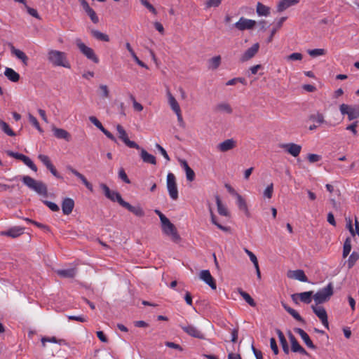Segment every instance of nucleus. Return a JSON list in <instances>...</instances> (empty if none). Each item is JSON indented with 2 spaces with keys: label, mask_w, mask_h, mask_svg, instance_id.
<instances>
[{
  "label": "nucleus",
  "mask_w": 359,
  "mask_h": 359,
  "mask_svg": "<svg viewBox=\"0 0 359 359\" xmlns=\"http://www.w3.org/2000/svg\"><path fill=\"white\" fill-rule=\"evenodd\" d=\"M48 60L55 67L71 68V65L67 58V54L65 52L50 50L48 53Z\"/></svg>",
  "instance_id": "1"
},
{
  "label": "nucleus",
  "mask_w": 359,
  "mask_h": 359,
  "mask_svg": "<svg viewBox=\"0 0 359 359\" xmlns=\"http://www.w3.org/2000/svg\"><path fill=\"white\" fill-rule=\"evenodd\" d=\"M21 180L27 187L34 190L38 194L44 197L48 196L47 186L43 182L37 181L28 175L22 176Z\"/></svg>",
  "instance_id": "2"
},
{
  "label": "nucleus",
  "mask_w": 359,
  "mask_h": 359,
  "mask_svg": "<svg viewBox=\"0 0 359 359\" xmlns=\"http://www.w3.org/2000/svg\"><path fill=\"white\" fill-rule=\"evenodd\" d=\"M333 285L330 283L326 287L319 290L314 295L313 299L316 305L328 302L333 295Z\"/></svg>",
  "instance_id": "3"
},
{
  "label": "nucleus",
  "mask_w": 359,
  "mask_h": 359,
  "mask_svg": "<svg viewBox=\"0 0 359 359\" xmlns=\"http://www.w3.org/2000/svg\"><path fill=\"white\" fill-rule=\"evenodd\" d=\"M339 111L343 116L347 115L348 120L350 121L359 118V104L350 105L341 104L339 106Z\"/></svg>",
  "instance_id": "4"
},
{
  "label": "nucleus",
  "mask_w": 359,
  "mask_h": 359,
  "mask_svg": "<svg viewBox=\"0 0 359 359\" xmlns=\"http://www.w3.org/2000/svg\"><path fill=\"white\" fill-rule=\"evenodd\" d=\"M76 45L81 51L88 60H92L93 62L97 64L99 62V58L95 55L94 50L87 46L80 39H76Z\"/></svg>",
  "instance_id": "5"
},
{
  "label": "nucleus",
  "mask_w": 359,
  "mask_h": 359,
  "mask_svg": "<svg viewBox=\"0 0 359 359\" xmlns=\"http://www.w3.org/2000/svg\"><path fill=\"white\" fill-rule=\"evenodd\" d=\"M167 188L170 198L173 200L178 198V190L174 174L169 172L167 175Z\"/></svg>",
  "instance_id": "6"
},
{
  "label": "nucleus",
  "mask_w": 359,
  "mask_h": 359,
  "mask_svg": "<svg viewBox=\"0 0 359 359\" xmlns=\"http://www.w3.org/2000/svg\"><path fill=\"white\" fill-rule=\"evenodd\" d=\"M162 230L167 236H170L174 242H179L181 240L176 227L170 220L162 224Z\"/></svg>",
  "instance_id": "7"
},
{
  "label": "nucleus",
  "mask_w": 359,
  "mask_h": 359,
  "mask_svg": "<svg viewBox=\"0 0 359 359\" xmlns=\"http://www.w3.org/2000/svg\"><path fill=\"white\" fill-rule=\"evenodd\" d=\"M116 130L118 133V138L121 140L126 146L136 149H140V147L135 142L129 140L128 134L122 126L118 124L116 126Z\"/></svg>",
  "instance_id": "8"
},
{
  "label": "nucleus",
  "mask_w": 359,
  "mask_h": 359,
  "mask_svg": "<svg viewBox=\"0 0 359 359\" xmlns=\"http://www.w3.org/2000/svg\"><path fill=\"white\" fill-rule=\"evenodd\" d=\"M311 309L313 313L319 318L321 320L323 325L327 328L329 329V323L327 312L324 307L319 306H311Z\"/></svg>",
  "instance_id": "9"
},
{
  "label": "nucleus",
  "mask_w": 359,
  "mask_h": 359,
  "mask_svg": "<svg viewBox=\"0 0 359 359\" xmlns=\"http://www.w3.org/2000/svg\"><path fill=\"white\" fill-rule=\"evenodd\" d=\"M257 22L255 20L247 19L241 17L239 20L235 23L234 26L240 31H244L246 29H252L255 27Z\"/></svg>",
  "instance_id": "10"
},
{
  "label": "nucleus",
  "mask_w": 359,
  "mask_h": 359,
  "mask_svg": "<svg viewBox=\"0 0 359 359\" xmlns=\"http://www.w3.org/2000/svg\"><path fill=\"white\" fill-rule=\"evenodd\" d=\"M259 49V43L253 44L250 48H248L241 55L240 60L242 62H246L252 59L258 53Z\"/></svg>",
  "instance_id": "11"
},
{
  "label": "nucleus",
  "mask_w": 359,
  "mask_h": 359,
  "mask_svg": "<svg viewBox=\"0 0 359 359\" xmlns=\"http://www.w3.org/2000/svg\"><path fill=\"white\" fill-rule=\"evenodd\" d=\"M120 205H121L123 208H125L137 217H142L144 216V211L140 205L133 206L129 203L125 201H121Z\"/></svg>",
  "instance_id": "12"
},
{
  "label": "nucleus",
  "mask_w": 359,
  "mask_h": 359,
  "mask_svg": "<svg viewBox=\"0 0 359 359\" xmlns=\"http://www.w3.org/2000/svg\"><path fill=\"white\" fill-rule=\"evenodd\" d=\"M180 327L183 330L184 332H186L187 334L197 338L203 339L205 338L204 334L198 330L196 327L191 325H180Z\"/></svg>",
  "instance_id": "13"
},
{
  "label": "nucleus",
  "mask_w": 359,
  "mask_h": 359,
  "mask_svg": "<svg viewBox=\"0 0 359 359\" xmlns=\"http://www.w3.org/2000/svg\"><path fill=\"white\" fill-rule=\"evenodd\" d=\"M280 147L294 157L298 156L302 150V146L295 143L283 144L280 145Z\"/></svg>",
  "instance_id": "14"
},
{
  "label": "nucleus",
  "mask_w": 359,
  "mask_h": 359,
  "mask_svg": "<svg viewBox=\"0 0 359 359\" xmlns=\"http://www.w3.org/2000/svg\"><path fill=\"white\" fill-rule=\"evenodd\" d=\"M199 277L206 284H208L212 289L215 290L217 287L216 282L213 277L211 276L209 270H202L200 273Z\"/></svg>",
  "instance_id": "15"
},
{
  "label": "nucleus",
  "mask_w": 359,
  "mask_h": 359,
  "mask_svg": "<svg viewBox=\"0 0 359 359\" xmlns=\"http://www.w3.org/2000/svg\"><path fill=\"white\" fill-rule=\"evenodd\" d=\"M67 169L69 171H70L72 174H74L76 177H77L79 180H81L83 184L90 191H93V187L92 184L87 180V179L83 174L80 173L79 171H77L76 169H74L70 165L67 166Z\"/></svg>",
  "instance_id": "16"
},
{
  "label": "nucleus",
  "mask_w": 359,
  "mask_h": 359,
  "mask_svg": "<svg viewBox=\"0 0 359 359\" xmlns=\"http://www.w3.org/2000/svg\"><path fill=\"white\" fill-rule=\"evenodd\" d=\"M25 228L20 226H13L7 231H1V235L11 237L13 238H17L24 233Z\"/></svg>",
  "instance_id": "17"
},
{
  "label": "nucleus",
  "mask_w": 359,
  "mask_h": 359,
  "mask_svg": "<svg viewBox=\"0 0 359 359\" xmlns=\"http://www.w3.org/2000/svg\"><path fill=\"white\" fill-rule=\"evenodd\" d=\"M294 331L300 335V337H302V339L309 348L313 350H316L317 348L316 346L313 344L309 336L304 330H303L301 328L296 327L294 329Z\"/></svg>",
  "instance_id": "18"
},
{
  "label": "nucleus",
  "mask_w": 359,
  "mask_h": 359,
  "mask_svg": "<svg viewBox=\"0 0 359 359\" xmlns=\"http://www.w3.org/2000/svg\"><path fill=\"white\" fill-rule=\"evenodd\" d=\"M74 201L71 198H65L62 201V210L64 215H69L74 208Z\"/></svg>",
  "instance_id": "19"
},
{
  "label": "nucleus",
  "mask_w": 359,
  "mask_h": 359,
  "mask_svg": "<svg viewBox=\"0 0 359 359\" xmlns=\"http://www.w3.org/2000/svg\"><path fill=\"white\" fill-rule=\"evenodd\" d=\"M236 141L233 139H228L219 143L217 145V149L222 152H226L233 149L236 147Z\"/></svg>",
  "instance_id": "20"
},
{
  "label": "nucleus",
  "mask_w": 359,
  "mask_h": 359,
  "mask_svg": "<svg viewBox=\"0 0 359 359\" xmlns=\"http://www.w3.org/2000/svg\"><path fill=\"white\" fill-rule=\"evenodd\" d=\"M287 276L291 278H294L302 282H308L307 276L305 275L304 271L302 269L295 271H290Z\"/></svg>",
  "instance_id": "21"
},
{
  "label": "nucleus",
  "mask_w": 359,
  "mask_h": 359,
  "mask_svg": "<svg viewBox=\"0 0 359 359\" xmlns=\"http://www.w3.org/2000/svg\"><path fill=\"white\" fill-rule=\"evenodd\" d=\"M180 163L185 170L187 180L189 182H193L195 179L194 171L189 166L186 160L180 159Z\"/></svg>",
  "instance_id": "22"
},
{
  "label": "nucleus",
  "mask_w": 359,
  "mask_h": 359,
  "mask_svg": "<svg viewBox=\"0 0 359 359\" xmlns=\"http://www.w3.org/2000/svg\"><path fill=\"white\" fill-rule=\"evenodd\" d=\"M53 132L55 137L58 139H63L69 142L71 140V135L69 132L65 129L57 128L56 127L53 128Z\"/></svg>",
  "instance_id": "23"
},
{
  "label": "nucleus",
  "mask_w": 359,
  "mask_h": 359,
  "mask_svg": "<svg viewBox=\"0 0 359 359\" xmlns=\"http://www.w3.org/2000/svg\"><path fill=\"white\" fill-rule=\"evenodd\" d=\"M140 149V157L142 159L143 162L147 163H150L152 165L156 164V157L149 154L144 149Z\"/></svg>",
  "instance_id": "24"
},
{
  "label": "nucleus",
  "mask_w": 359,
  "mask_h": 359,
  "mask_svg": "<svg viewBox=\"0 0 359 359\" xmlns=\"http://www.w3.org/2000/svg\"><path fill=\"white\" fill-rule=\"evenodd\" d=\"M282 306L285 309V310L290 313L296 320L302 323H305L304 319L299 314V313L293 309L292 308L290 307L287 304H286L284 302H282Z\"/></svg>",
  "instance_id": "25"
},
{
  "label": "nucleus",
  "mask_w": 359,
  "mask_h": 359,
  "mask_svg": "<svg viewBox=\"0 0 359 359\" xmlns=\"http://www.w3.org/2000/svg\"><path fill=\"white\" fill-rule=\"evenodd\" d=\"M299 2V0H280L278 4L277 10L278 12H282Z\"/></svg>",
  "instance_id": "26"
},
{
  "label": "nucleus",
  "mask_w": 359,
  "mask_h": 359,
  "mask_svg": "<svg viewBox=\"0 0 359 359\" xmlns=\"http://www.w3.org/2000/svg\"><path fill=\"white\" fill-rule=\"evenodd\" d=\"M57 274L61 278H72L76 274V269L75 268L60 269L57 271Z\"/></svg>",
  "instance_id": "27"
},
{
  "label": "nucleus",
  "mask_w": 359,
  "mask_h": 359,
  "mask_svg": "<svg viewBox=\"0 0 359 359\" xmlns=\"http://www.w3.org/2000/svg\"><path fill=\"white\" fill-rule=\"evenodd\" d=\"M237 198V204L240 210L243 211L247 217H250V212L245 200L241 195L236 194Z\"/></svg>",
  "instance_id": "28"
},
{
  "label": "nucleus",
  "mask_w": 359,
  "mask_h": 359,
  "mask_svg": "<svg viewBox=\"0 0 359 359\" xmlns=\"http://www.w3.org/2000/svg\"><path fill=\"white\" fill-rule=\"evenodd\" d=\"M276 333H277L278 337L279 338L280 343L281 344V346H282L283 352L285 354H288L289 351H290L289 346H288L287 341V340H286L283 333L279 329H276Z\"/></svg>",
  "instance_id": "29"
},
{
  "label": "nucleus",
  "mask_w": 359,
  "mask_h": 359,
  "mask_svg": "<svg viewBox=\"0 0 359 359\" xmlns=\"http://www.w3.org/2000/svg\"><path fill=\"white\" fill-rule=\"evenodd\" d=\"M4 75L12 82H18L20 80L19 74L9 67L6 68Z\"/></svg>",
  "instance_id": "30"
},
{
  "label": "nucleus",
  "mask_w": 359,
  "mask_h": 359,
  "mask_svg": "<svg viewBox=\"0 0 359 359\" xmlns=\"http://www.w3.org/2000/svg\"><path fill=\"white\" fill-rule=\"evenodd\" d=\"M287 18L286 17H282L280 18L278 22L276 23V26L272 29L271 30V34L270 36H269V38L267 39L266 40V42L267 43H271L272 41H273V36L275 35V34L277 32V31L281 28L283 22L286 20Z\"/></svg>",
  "instance_id": "31"
},
{
  "label": "nucleus",
  "mask_w": 359,
  "mask_h": 359,
  "mask_svg": "<svg viewBox=\"0 0 359 359\" xmlns=\"http://www.w3.org/2000/svg\"><path fill=\"white\" fill-rule=\"evenodd\" d=\"M168 103L171 107V109L175 111V113L180 112V107L175 98V97L171 94V93L168 91Z\"/></svg>",
  "instance_id": "32"
},
{
  "label": "nucleus",
  "mask_w": 359,
  "mask_h": 359,
  "mask_svg": "<svg viewBox=\"0 0 359 359\" xmlns=\"http://www.w3.org/2000/svg\"><path fill=\"white\" fill-rule=\"evenodd\" d=\"M90 33L91 35L98 41L105 42L109 41V36L107 34H104L97 29H91Z\"/></svg>",
  "instance_id": "33"
},
{
  "label": "nucleus",
  "mask_w": 359,
  "mask_h": 359,
  "mask_svg": "<svg viewBox=\"0 0 359 359\" xmlns=\"http://www.w3.org/2000/svg\"><path fill=\"white\" fill-rule=\"evenodd\" d=\"M11 51L12 53H13L18 59L22 62L24 65H27L28 57L23 51L19 49H16L14 47L12 48Z\"/></svg>",
  "instance_id": "34"
},
{
  "label": "nucleus",
  "mask_w": 359,
  "mask_h": 359,
  "mask_svg": "<svg viewBox=\"0 0 359 359\" xmlns=\"http://www.w3.org/2000/svg\"><path fill=\"white\" fill-rule=\"evenodd\" d=\"M215 201L217 206V211L220 215L228 216L229 212L226 207L222 203L221 199L218 195L215 196Z\"/></svg>",
  "instance_id": "35"
},
{
  "label": "nucleus",
  "mask_w": 359,
  "mask_h": 359,
  "mask_svg": "<svg viewBox=\"0 0 359 359\" xmlns=\"http://www.w3.org/2000/svg\"><path fill=\"white\" fill-rule=\"evenodd\" d=\"M291 350L294 353H299L302 355H310L309 353L298 342L294 341L291 344Z\"/></svg>",
  "instance_id": "36"
},
{
  "label": "nucleus",
  "mask_w": 359,
  "mask_h": 359,
  "mask_svg": "<svg viewBox=\"0 0 359 359\" xmlns=\"http://www.w3.org/2000/svg\"><path fill=\"white\" fill-rule=\"evenodd\" d=\"M257 13L259 16H267L270 13V8L263 4L258 2L257 4Z\"/></svg>",
  "instance_id": "37"
},
{
  "label": "nucleus",
  "mask_w": 359,
  "mask_h": 359,
  "mask_svg": "<svg viewBox=\"0 0 359 359\" xmlns=\"http://www.w3.org/2000/svg\"><path fill=\"white\" fill-rule=\"evenodd\" d=\"M313 292L308 291L299 293V299L304 304H310L312 301V297H313Z\"/></svg>",
  "instance_id": "38"
},
{
  "label": "nucleus",
  "mask_w": 359,
  "mask_h": 359,
  "mask_svg": "<svg viewBox=\"0 0 359 359\" xmlns=\"http://www.w3.org/2000/svg\"><path fill=\"white\" fill-rule=\"evenodd\" d=\"M238 292L249 305L252 307L256 306V302L248 293L243 291L241 288H238Z\"/></svg>",
  "instance_id": "39"
},
{
  "label": "nucleus",
  "mask_w": 359,
  "mask_h": 359,
  "mask_svg": "<svg viewBox=\"0 0 359 359\" xmlns=\"http://www.w3.org/2000/svg\"><path fill=\"white\" fill-rule=\"evenodd\" d=\"M309 119L310 121L318 123V124H321L325 122L324 116L322 113L317 111L315 114H311L309 116Z\"/></svg>",
  "instance_id": "40"
},
{
  "label": "nucleus",
  "mask_w": 359,
  "mask_h": 359,
  "mask_svg": "<svg viewBox=\"0 0 359 359\" xmlns=\"http://www.w3.org/2000/svg\"><path fill=\"white\" fill-rule=\"evenodd\" d=\"M359 259V255L356 252H353L349 256L346 264L348 269H351Z\"/></svg>",
  "instance_id": "41"
},
{
  "label": "nucleus",
  "mask_w": 359,
  "mask_h": 359,
  "mask_svg": "<svg viewBox=\"0 0 359 359\" xmlns=\"http://www.w3.org/2000/svg\"><path fill=\"white\" fill-rule=\"evenodd\" d=\"M0 128L8 136L14 137L16 135L8 124L2 120H0Z\"/></svg>",
  "instance_id": "42"
},
{
  "label": "nucleus",
  "mask_w": 359,
  "mask_h": 359,
  "mask_svg": "<svg viewBox=\"0 0 359 359\" xmlns=\"http://www.w3.org/2000/svg\"><path fill=\"white\" fill-rule=\"evenodd\" d=\"M351 250V239L348 237L344 241V247H343V257L346 258L350 253Z\"/></svg>",
  "instance_id": "43"
},
{
  "label": "nucleus",
  "mask_w": 359,
  "mask_h": 359,
  "mask_svg": "<svg viewBox=\"0 0 359 359\" xmlns=\"http://www.w3.org/2000/svg\"><path fill=\"white\" fill-rule=\"evenodd\" d=\"M210 68L212 69H217L221 63V57L219 55L215 56L210 59Z\"/></svg>",
  "instance_id": "44"
},
{
  "label": "nucleus",
  "mask_w": 359,
  "mask_h": 359,
  "mask_svg": "<svg viewBox=\"0 0 359 359\" xmlns=\"http://www.w3.org/2000/svg\"><path fill=\"white\" fill-rule=\"evenodd\" d=\"M215 109L217 111H225L227 114L232 113V108L231 107L230 104L228 103H219L216 106Z\"/></svg>",
  "instance_id": "45"
},
{
  "label": "nucleus",
  "mask_w": 359,
  "mask_h": 359,
  "mask_svg": "<svg viewBox=\"0 0 359 359\" xmlns=\"http://www.w3.org/2000/svg\"><path fill=\"white\" fill-rule=\"evenodd\" d=\"M53 342V343H59L61 344L62 343L65 342L64 339H57L55 337H43L41 338V343L42 346L44 347L46 346V342Z\"/></svg>",
  "instance_id": "46"
},
{
  "label": "nucleus",
  "mask_w": 359,
  "mask_h": 359,
  "mask_svg": "<svg viewBox=\"0 0 359 359\" xmlns=\"http://www.w3.org/2000/svg\"><path fill=\"white\" fill-rule=\"evenodd\" d=\"M210 215H211V221L212 222V224H214L215 226H217V227L224 231H229V227H227V226H222V224H219L217 220H216V217L215 215H214L213 212L212 211V210L210 209Z\"/></svg>",
  "instance_id": "47"
},
{
  "label": "nucleus",
  "mask_w": 359,
  "mask_h": 359,
  "mask_svg": "<svg viewBox=\"0 0 359 359\" xmlns=\"http://www.w3.org/2000/svg\"><path fill=\"white\" fill-rule=\"evenodd\" d=\"M6 154H7L8 156H9L11 157H13V158H15L16 159L20 160L22 162L25 159V158L27 157V156H25V155H24L22 154H20V153H18V152H14V151H11V150L6 151Z\"/></svg>",
  "instance_id": "48"
},
{
  "label": "nucleus",
  "mask_w": 359,
  "mask_h": 359,
  "mask_svg": "<svg viewBox=\"0 0 359 359\" xmlns=\"http://www.w3.org/2000/svg\"><path fill=\"white\" fill-rule=\"evenodd\" d=\"M308 53L311 57H317L325 54V50L323 48H316L313 50H309Z\"/></svg>",
  "instance_id": "49"
},
{
  "label": "nucleus",
  "mask_w": 359,
  "mask_h": 359,
  "mask_svg": "<svg viewBox=\"0 0 359 359\" xmlns=\"http://www.w3.org/2000/svg\"><path fill=\"white\" fill-rule=\"evenodd\" d=\"M29 122L40 132L43 133V130L41 128L37 119L32 114H29L28 115Z\"/></svg>",
  "instance_id": "50"
},
{
  "label": "nucleus",
  "mask_w": 359,
  "mask_h": 359,
  "mask_svg": "<svg viewBox=\"0 0 359 359\" xmlns=\"http://www.w3.org/2000/svg\"><path fill=\"white\" fill-rule=\"evenodd\" d=\"M87 15L90 17L92 22L95 24H97L99 22V18L95 12V11L93 8H90L88 11L86 12Z\"/></svg>",
  "instance_id": "51"
},
{
  "label": "nucleus",
  "mask_w": 359,
  "mask_h": 359,
  "mask_svg": "<svg viewBox=\"0 0 359 359\" xmlns=\"http://www.w3.org/2000/svg\"><path fill=\"white\" fill-rule=\"evenodd\" d=\"M273 192V184L271 183L264 191V196L267 198H271Z\"/></svg>",
  "instance_id": "52"
},
{
  "label": "nucleus",
  "mask_w": 359,
  "mask_h": 359,
  "mask_svg": "<svg viewBox=\"0 0 359 359\" xmlns=\"http://www.w3.org/2000/svg\"><path fill=\"white\" fill-rule=\"evenodd\" d=\"M141 4L145 6L150 12L153 14L156 15L157 11L156 9L154 7L152 4H151L147 0H140Z\"/></svg>",
  "instance_id": "53"
},
{
  "label": "nucleus",
  "mask_w": 359,
  "mask_h": 359,
  "mask_svg": "<svg viewBox=\"0 0 359 359\" xmlns=\"http://www.w3.org/2000/svg\"><path fill=\"white\" fill-rule=\"evenodd\" d=\"M302 58L303 55L300 53H293L286 57V60L288 61L302 60Z\"/></svg>",
  "instance_id": "54"
},
{
  "label": "nucleus",
  "mask_w": 359,
  "mask_h": 359,
  "mask_svg": "<svg viewBox=\"0 0 359 359\" xmlns=\"http://www.w3.org/2000/svg\"><path fill=\"white\" fill-rule=\"evenodd\" d=\"M100 188L102 189V190L103 191L104 196H105L107 198H111V194H112V192H113L114 191L110 190V189L109 188V187H108L106 184H104V183H101V184H100Z\"/></svg>",
  "instance_id": "55"
},
{
  "label": "nucleus",
  "mask_w": 359,
  "mask_h": 359,
  "mask_svg": "<svg viewBox=\"0 0 359 359\" xmlns=\"http://www.w3.org/2000/svg\"><path fill=\"white\" fill-rule=\"evenodd\" d=\"M25 219L27 222H29V223L33 224L34 225L36 226L37 227H39V228H40V229H42L46 230V231H50V228H49L48 226H46V225H45V224H43L39 223V222H36V221L32 220V219H29V218H26V219Z\"/></svg>",
  "instance_id": "56"
},
{
  "label": "nucleus",
  "mask_w": 359,
  "mask_h": 359,
  "mask_svg": "<svg viewBox=\"0 0 359 359\" xmlns=\"http://www.w3.org/2000/svg\"><path fill=\"white\" fill-rule=\"evenodd\" d=\"M53 176H55L57 179L62 180L63 179L62 176H61L59 172L57 171L56 168L53 165V164L51 163L47 168H46Z\"/></svg>",
  "instance_id": "57"
},
{
  "label": "nucleus",
  "mask_w": 359,
  "mask_h": 359,
  "mask_svg": "<svg viewBox=\"0 0 359 359\" xmlns=\"http://www.w3.org/2000/svg\"><path fill=\"white\" fill-rule=\"evenodd\" d=\"M43 203L53 212H57L60 210L59 206L53 202L49 201H43Z\"/></svg>",
  "instance_id": "58"
},
{
  "label": "nucleus",
  "mask_w": 359,
  "mask_h": 359,
  "mask_svg": "<svg viewBox=\"0 0 359 359\" xmlns=\"http://www.w3.org/2000/svg\"><path fill=\"white\" fill-rule=\"evenodd\" d=\"M222 0H208L205 2V7L207 8H211V7H218L222 2Z\"/></svg>",
  "instance_id": "59"
},
{
  "label": "nucleus",
  "mask_w": 359,
  "mask_h": 359,
  "mask_svg": "<svg viewBox=\"0 0 359 359\" xmlns=\"http://www.w3.org/2000/svg\"><path fill=\"white\" fill-rule=\"evenodd\" d=\"M111 198H109L110 201L113 202L117 201L119 205L121 201H124L122 198L121 195L117 191H114L112 194H111Z\"/></svg>",
  "instance_id": "60"
},
{
  "label": "nucleus",
  "mask_w": 359,
  "mask_h": 359,
  "mask_svg": "<svg viewBox=\"0 0 359 359\" xmlns=\"http://www.w3.org/2000/svg\"><path fill=\"white\" fill-rule=\"evenodd\" d=\"M23 163L33 171H37V167L28 156L25 158V159L23 161Z\"/></svg>",
  "instance_id": "61"
},
{
  "label": "nucleus",
  "mask_w": 359,
  "mask_h": 359,
  "mask_svg": "<svg viewBox=\"0 0 359 359\" xmlns=\"http://www.w3.org/2000/svg\"><path fill=\"white\" fill-rule=\"evenodd\" d=\"M118 177L120 179H121L125 183L130 184V180L128 177L125 170L123 168H121L118 171Z\"/></svg>",
  "instance_id": "62"
},
{
  "label": "nucleus",
  "mask_w": 359,
  "mask_h": 359,
  "mask_svg": "<svg viewBox=\"0 0 359 359\" xmlns=\"http://www.w3.org/2000/svg\"><path fill=\"white\" fill-rule=\"evenodd\" d=\"M38 158L43 163V165L47 168L50 163L51 161L49 157L44 154H39L38 156Z\"/></svg>",
  "instance_id": "63"
},
{
  "label": "nucleus",
  "mask_w": 359,
  "mask_h": 359,
  "mask_svg": "<svg viewBox=\"0 0 359 359\" xmlns=\"http://www.w3.org/2000/svg\"><path fill=\"white\" fill-rule=\"evenodd\" d=\"M307 159L310 163H313L319 161L321 159V156L315 154H309L307 156Z\"/></svg>",
  "instance_id": "64"
}]
</instances>
